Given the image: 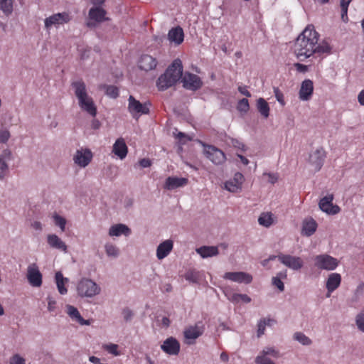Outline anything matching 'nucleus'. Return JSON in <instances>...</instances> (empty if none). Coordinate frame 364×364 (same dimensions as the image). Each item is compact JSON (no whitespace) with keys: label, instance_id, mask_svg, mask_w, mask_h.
I'll use <instances>...</instances> for the list:
<instances>
[{"label":"nucleus","instance_id":"nucleus-10","mask_svg":"<svg viewBox=\"0 0 364 364\" xmlns=\"http://www.w3.org/2000/svg\"><path fill=\"white\" fill-rule=\"evenodd\" d=\"M278 260L287 267L295 271L299 270L304 265L301 257L283 253L278 255Z\"/></svg>","mask_w":364,"mask_h":364},{"label":"nucleus","instance_id":"nucleus-48","mask_svg":"<svg viewBox=\"0 0 364 364\" xmlns=\"http://www.w3.org/2000/svg\"><path fill=\"white\" fill-rule=\"evenodd\" d=\"M9 364H26L25 359L20 355L15 354L11 358Z\"/></svg>","mask_w":364,"mask_h":364},{"label":"nucleus","instance_id":"nucleus-33","mask_svg":"<svg viewBox=\"0 0 364 364\" xmlns=\"http://www.w3.org/2000/svg\"><path fill=\"white\" fill-rule=\"evenodd\" d=\"M14 0H0V9L6 16H10L14 10Z\"/></svg>","mask_w":364,"mask_h":364},{"label":"nucleus","instance_id":"nucleus-19","mask_svg":"<svg viewBox=\"0 0 364 364\" xmlns=\"http://www.w3.org/2000/svg\"><path fill=\"white\" fill-rule=\"evenodd\" d=\"M161 348L168 355H178L180 351V343L173 337H170L164 341Z\"/></svg>","mask_w":364,"mask_h":364},{"label":"nucleus","instance_id":"nucleus-32","mask_svg":"<svg viewBox=\"0 0 364 364\" xmlns=\"http://www.w3.org/2000/svg\"><path fill=\"white\" fill-rule=\"evenodd\" d=\"M317 223L314 219L304 221L302 228L303 234L306 236H311L316 230Z\"/></svg>","mask_w":364,"mask_h":364},{"label":"nucleus","instance_id":"nucleus-20","mask_svg":"<svg viewBox=\"0 0 364 364\" xmlns=\"http://www.w3.org/2000/svg\"><path fill=\"white\" fill-rule=\"evenodd\" d=\"M188 181V180L186 178L169 176L166 179L164 187L167 190H173L186 186Z\"/></svg>","mask_w":364,"mask_h":364},{"label":"nucleus","instance_id":"nucleus-44","mask_svg":"<svg viewBox=\"0 0 364 364\" xmlns=\"http://www.w3.org/2000/svg\"><path fill=\"white\" fill-rule=\"evenodd\" d=\"M256 364H275L268 356L259 353L255 360Z\"/></svg>","mask_w":364,"mask_h":364},{"label":"nucleus","instance_id":"nucleus-55","mask_svg":"<svg viewBox=\"0 0 364 364\" xmlns=\"http://www.w3.org/2000/svg\"><path fill=\"white\" fill-rule=\"evenodd\" d=\"M294 67L296 68V70L299 73H304L308 71V66L304 64L296 63H294Z\"/></svg>","mask_w":364,"mask_h":364},{"label":"nucleus","instance_id":"nucleus-24","mask_svg":"<svg viewBox=\"0 0 364 364\" xmlns=\"http://www.w3.org/2000/svg\"><path fill=\"white\" fill-rule=\"evenodd\" d=\"M184 33L180 26L171 28L168 33V38L170 41L180 45L183 41Z\"/></svg>","mask_w":364,"mask_h":364},{"label":"nucleus","instance_id":"nucleus-5","mask_svg":"<svg viewBox=\"0 0 364 364\" xmlns=\"http://www.w3.org/2000/svg\"><path fill=\"white\" fill-rule=\"evenodd\" d=\"M128 102V110L134 118L137 119L141 114L149 113V107L151 106L149 102L141 103L132 95L129 97Z\"/></svg>","mask_w":364,"mask_h":364},{"label":"nucleus","instance_id":"nucleus-21","mask_svg":"<svg viewBox=\"0 0 364 364\" xmlns=\"http://www.w3.org/2000/svg\"><path fill=\"white\" fill-rule=\"evenodd\" d=\"M173 242L171 240H166L159 245L156 249V257L159 259L165 258L172 250Z\"/></svg>","mask_w":364,"mask_h":364},{"label":"nucleus","instance_id":"nucleus-1","mask_svg":"<svg viewBox=\"0 0 364 364\" xmlns=\"http://www.w3.org/2000/svg\"><path fill=\"white\" fill-rule=\"evenodd\" d=\"M184 88L196 91L199 90L203 82L199 76L191 73H185L183 76V65L180 59L177 58L166 68L165 73L159 76L156 85L159 90L164 91L174 85L180 79Z\"/></svg>","mask_w":364,"mask_h":364},{"label":"nucleus","instance_id":"nucleus-4","mask_svg":"<svg viewBox=\"0 0 364 364\" xmlns=\"http://www.w3.org/2000/svg\"><path fill=\"white\" fill-rule=\"evenodd\" d=\"M100 291V287L90 279L83 278L77 285V294L81 297L92 298L99 294Z\"/></svg>","mask_w":364,"mask_h":364},{"label":"nucleus","instance_id":"nucleus-36","mask_svg":"<svg viewBox=\"0 0 364 364\" xmlns=\"http://www.w3.org/2000/svg\"><path fill=\"white\" fill-rule=\"evenodd\" d=\"M274 321L271 318H262L261 319L257 324V337L259 338L264 333L266 326H270L272 322Z\"/></svg>","mask_w":364,"mask_h":364},{"label":"nucleus","instance_id":"nucleus-46","mask_svg":"<svg viewBox=\"0 0 364 364\" xmlns=\"http://www.w3.org/2000/svg\"><path fill=\"white\" fill-rule=\"evenodd\" d=\"M274 94L277 99V100L279 102V104L282 106L285 105V101L284 98L283 93L280 91L278 87H274Z\"/></svg>","mask_w":364,"mask_h":364},{"label":"nucleus","instance_id":"nucleus-53","mask_svg":"<svg viewBox=\"0 0 364 364\" xmlns=\"http://www.w3.org/2000/svg\"><path fill=\"white\" fill-rule=\"evenodd\" d=\"M341 9V19L343 22L346 23L348 21V6L340 5Z\"/></svg>","mask_w":364,"mask_h":364},{"label":"nucleus","instance_id":"nucleus-30","mask_svg":"<svg viewBox=\"0 0 364 364\" xmlns=\"http://www.w3.org/2000/svg\"><path fill=\"white\" fill-rule=\"evenodd\" d=\"M55 279L59 293L62 295L67 294L68 289L65 284L68 282V279L64 277L61 272H57L55 275Z\"/></svg>","mask_w":364,"mask_h":364},{"label":"nucleus","instance_id":"nucleus-61","mask_svg":"<svg viewBox=\"0 0 364 364\" xmlns=\"http://www.w3.org/2000/svg\"><path fill=\"white\" fill-rule=\"evenodd\" d=\"M238 91L243 95L250 97H251V93L247 90L246 87H241L240 86L238 87Z\"/></svg>","mask_w":364,"mask_h":364},{"label":"nucleus","instance_id":"nucleus-40","mask_svg":"<svg viewBox=\"0 0 364 364\" xmlns=\"http://www.w3.org/2000/svg\"><path fill=\"white\" fill-rule=\"evenodd\" d=\"M355 324L358 329L364 333V310H362L356 315Z\"/></svg>","mask_w":364,"mask_h":364},{"label":"nucleus","instance_id":"nucleus-17","mask_svg":"<svg viewBox=\"0 0 364 364\" xmlns=\"http://www.w3.org/2000/svg\"><path fill=\"white\" fill-rule=\"evenodd\" d=\"M314 92V83L311 80L306 79L301 84L299 91V97L302 101H308L311 99Z\"/></svg>","mask_w":364,"mask_h":364},{"label":"nucleus","instance_id":"nucleus-3","mask_svg":"<svg viewBox=\"0 0 364 364\" xmlns=\"http://www.w3.org/2000/svg\"><path fill=\"white\" fill-rule=\"evenodd\" d=\"M71 86L75 90V95L78 100V104L81 109L87 112L92 117L97 114V108L94 101L86 90V85L82 80L72 82Z\"/></svg>","mask_w":364,"mask_h":364},{"label":"nucleus","instance_id":"nucleus-52","mask_svg":"<svg viewBox=\"0 0 364 364\" xmlns=\"http://www.w3.org/2000/svg\"><path fill=\"white\" fill-rule=\"evenodd\" d=\"M118 346L116 344H110L106 346V350L109 353L114 355H118L119 354L117 350Z\"/></svg>","mask_w":364,"mask_h":364},{"label":"nucleus","instance_id":"nucleus-59","mask_svg":"<svg viewBox=\"0 0 364 364\" xmlns=\"http://www.w3.org/2000/svg\"><path fill=\"white\" fill-rule=\"evenodd\" d=\"M240 294H232L230 296L228 297V299L235 304H237L240 302Z\"/></svg>","mask_w":364,"mask_h":364},{"label":"nucleus","instance_id":"nucleus-15","mask_svg":"<svg viewBox=\"0 0 364 364\" xmlns=\"http://www.w3.org/2000/svg\"><path fill=\"white\" fill-rule=\"evenodd\" d=\"M243 181V175L240 172H237L235 173L232 179L225 183V188L230 192L237 193L242 190V184Z\"/></svg>","mask_w":364,"mask_h":364},{"label":"nucleus","instance_id":"nucleus-34","mask_svg":"<svg viewBox=\"0 0 364 364\" xmlns=\"http://www.w3.org/2000/svg\"><path fill=\"white\" fill-rule=\"evenodd\" d=\"M184 278L190 282L197 284L199 282L200 274V272L196 269H188L185 273Z\"/></svg>","mask_w":364,"mask_h":364},{"label":"nucleus","instance_id":"nucleus-56","mask_svg":"<svg viewBox=\"0 0 364 364\" xmlns=\"http://www.w3.org/2000/svg\"><path fill=\"white\" fill-rule=\"evenodd\" d=\"M230 141H231L232 145L234 147L244 150L245 145L242 142H240L239 140H237L236 139L231 138Z\"/></svg>","mask_w":364,"mask_h":364},{"label":"nucleus","instance_id":"nucleus-64","mask_svg":"<svg viewBox=\"0 0 364 364\" xmlns=\"http://www.w3.org/2000/svg\"><path fill=\"white\" fill-rule=\"evenodd\" d=\"M358 100L360 105L364 106V90L358 94Z\"/></svg>","mask_w":364,"mask_h":364},{"label":"nucleus","instance_id":"nucleus-22","mask_svg":"<svg viewBox=\"0 0 364 364\" xmlns=\"http://www.w3.org/2000/svg\"><path fill=\"white\" fill-rule=\"evenodd\" d=\"M47 242L52 248L60 250L64 252H68V247L65 243L55 234H50L47 236Z\"/></svg>","mask_w":364,"mask_h":364},{"label":"nucleus","instance_id":"nucleus-57","mask_svg":"<svg viewBox=\"0 0 364 364\" xmlns=\"http://www.w3.org/2000/svg\"><path fill=\"white\" fill-rule=\"evenodd\" d=\"M48 309L49 311H53L55 308V301L50 296H48Z\"/></svg>","mask_w":364,"mask_h":364},{"label":"nucleus","instance_id":"nucleus-9","mask_svg":"<svg viewBox=\"0 0 364 364\" xmlns=\"http://www.w3.org/2000/svg\"><path fill=\"white\" fill-rule=\"evenodd\" d=\"M326 157V152L323 148L321 146L309 154V162L314 167V171L317 172L322 168Z\"/></svg>","mask_w":364,"mask_h":364},{"label":"nucleus","instance_id":"nucleus-27","mask_svg":"<svg viewBox=\"0 0 364 364\" xmlns=\"http://www.w3.org/2000/svg\"><path fill=\"white\" fill-rule=\"evenodd\" d=\"M113 152L121 159L127 154V146L123 139H118L113 145Z\"/></svg>","mask_w":364,"mask_h":364},{"label":"nucleus","instance_id":"nucleus-54","mask_svg":"<svg viewBox=\"0 0 364 364\" xmlns=\"http://www.w3.org/2000/svg\"><path fill=\"white\" fill-rule=\"evenodd\" d=\"M139 164L142 168L150 167L152 164L151 161L149 159L144 158L139 161Z\"/></svg>","mask_w":364,"mask_h":364},{"label":"nucleus","instance_id":"nucleus-11","mask_svg":"<svg viewBox=\"0 0 364 364\" xmlns=\"http://www.w3.org/2000/svg\"><path fill=\"white\" fill-rule=\"evenodd\" d=\"M333 194H329L322 198L318 203L319 208L328 215H336L341 210V208L338 205H333Z\"/></svg>","mask_w":364,"mask_h":364},{"label":"nucleus","instance_id":"nucleus-49","mask_svg":"<svg viewBox=\"0 0 364 364\" xmlns=\"http://www.w3.org/2000/svg\"><path fill=\"white\" fill-rule=\"evenodd\" d=\"M122 315L125 321H130L134 316L133 311L129 308H125L122 310Z\"/></svg>","mask_w":364,"mask_h":364},{"label":"nucleus","instance_id":"nucleus-16","mask_svg":"<svg viewBox=\"0 0 364 364\" xmlns=\"http://www.w3.org/2000/svg\"><path fill=\"white\" fill-rule=\"evenodd\" d=\"M223 278L238 283L250 284L252 281L251 274L244 272H226Z\"/></svg>","mask_w":364,"mask_h":364},{"label":"nucleus","instance_id":"nucleus-60","mask_svg":"<svg viewBox=\"0 0 364 364\" xmlns=\"http://www.w3.org/2000/svg\"><path fill=\"white\" fill-rule=\"evenodd\" d=\"M363 293H364V282H362L357 287L355 294L356 296H358L363 295Z\"/></svg>","mask_w":364,"mask_h":364},{"label":"nucleus","instance_id":"nucleus-18","mask_svg":"<svg viewBox=\"0 0 364 364\" xmlns=\"http://www.w3.org/2000/svg\"><path fill=\"white\" fill-rule=\"evenodd\" d=\"M157 64V60L153 56L147 54L142 55L138 61V66L139 69L146 72L154 70Z\"/></svg>","mask_w":364,"mask_h":364},{"label":"nucleus","instance_id":"nucleus-31","mask_svg":"<svg viewBox=\"0 0 364 364\" xmlns=\"http://www.w3.org/2000/svg\"><path fill=\"white\" fill-rule=\"evenodd\" d=\"M256 107L257 111L264 118L267 119L269 117L270 108L269 104L264 98L259 97L257 100Z\"/></svg>","mask_w":364,"mask_h":364},{"label":"nucleus","instance_id":"nucleus-63","mask_svg":"<svg viewBox=\"0 0 364 364\" xmlns=\"http://www.w3.org/2000/svg\"><path fill=\"white\" fill-rule=\"evenodd\" d=\"M100 126H101V123L100 122V121L98 119H94L92 121L91 127L93 129H100Z\"/></svg>","mask_w":364,"mask_h":364},{"label":"nucleus","instance_id":"nucleus-28","mask_svg":"<svg viewBox=\"0 0 364 364\" xmlns=\"http://www.w3.org/2000/svg\"><path fill=\"white\" fill-rule=\"evenodd\" d=\"M131 233V230L124 224H117L111 226L109 230V235L110 236H119L124 235L126 236Z\"/></svg>","mask_w":364,"mask_h":364},{"label":"nucleus","instance_id":"nucleus-13","mask_svg":"<svg viewBox=\"0 0 364 364\" xmlns=\"http://www.w3.org/2000/svg\"><path fill=\"white\" fill-rule=\"evenodd\" d=\"M27 279L32 287H39L41 286L42 274L35 264L28 266L27 269Z\"/></svg>","mask_w":364,"mask_h":364},{"label":"nucleus","instance_id":"nucleus-6","mask_svg":"<svg viewBox=\"0 0 364 364\" xmlns=\"http://www.w3.org/2000/svg\"><path fill=\"white\" fill-rule=\"evenodd\" d=\"M201 144L204 147L205 155L214 164L220 165L225 161V154L222 150L213 145L205 144L203 142H201Z\"/></svg>","mask_w":364,"mask_h":364},{"label":"nucleus","instance_id":"nucleus-39","mask_svg":"<svg viewBox=\"0 0 364 364\" xmlns=\"http://www.w3.org/2000/svg\"><path fill=\"white\" fill-rule=\"evenodd\" d=\"M331 48L327 43L323 42L321 44H316L314 46V53L322 54V53H329L331 52Z\"/></svg>","mask_w":364,"mask_h":364},{"label":"nucleus","instance_id":"nucleus-8","mask_svg":"<svg viewBox=\"0 0 364 364\" xmlns=\"http://www.w3.org/2000/svg\"><path fill=\"white\" fill-rule=\"evenodd\" d=\"M314 262L315 266L318 269L328 271L335 269L338 264L337 259L328 255H317L314 258Z\"/></svg>","mask_w":364,"mask_h":364},{"label":"nucleus","instance_id":"nucleus-43","mask_svg":"<svg viewBox=\"0 0 364 364\" xmlns=\"http://www.w3.org/2000/svg\"><path fill=\"white\" fill-rule=\"evenodd\" d=\"M106 94L112 98H117L119 96V89L114 85H105Z\"/></svg>","mask_w":364,"mask_h":364},{"label":"nucleus","instance_id":"nucleus-58","mask_svg":"<svg viewBox=\"0 0 364 364\" xmlns=\"http://www.w3.org/2000/svg\"><path fill=\"white\" fill-rule=\"evenodd\" d=\"M264 175H267L269 178V182L274 184L278 180V175L277 173H264Z\"/></svg>","mask_w":364,"mask_h":364},{"label":"nucleus","instance_id":"nucleus-23","mask_svg":"<svg viewBox=\"0 0 364 364\" xmlns=\"http://www.w3.org/2000/svg\"><path fill=\"white\" fill-rule=\"evenodd\" d=\"M66 309H67V314L73 320L78 322L80 325H86V326L90 325V323H91L90 321L84 319L81 316V315L77 308H75V306H73L72 305L68 304L66 306Z\"/></svg>","mask_w":364,"mask_h":364},{"label":"nucleus","instance_id":"nucleus-12","mask_svg":"<svg viewBox=\"0 0 364 364\" xmlns=\"http://www.w3.org/2000/svg\"><path fill=\"white\" fill-rule=\"evenodd\" d=\"M92 159V151L89 149H80L76 151L73 160L80 167L87 166Z\"/></svg>","mask_w":364,"mask_h":364},{"label":"nucleus","instance_id":"nucleus-37","mask_svg":"<svg viewBox=\"0 0 364 364\" xmlns=\"http://www.w3.org/2000/svg\"><path fill=\"white\" fill-rule=\"evenodd\" d=\"M258 223L259 225L264 226L266 228L269 227L273 223L272 215L268 213H262L258 218Z\"/></svg>","mask_w":364,"mask_h":364},{"label":"nucleus","instance_id":"nucleus-7","mask_svg":"<svg viewBox=\"0 0 364 364\" xmlns=\"http://www.w3.org/2000/svg\"><path fill=\"white\" fill-rule=\"evenodd\" d=\"M204 330L205 326L202 321H198L195 325L187 327L183 331L186 343L188 345L193 344L195 340L203 333Z\"/></svg>","mask_w":364,"mask_h":364},{"label":"nucleus","instance_id":"nucleus-25","mask_svg":"<svg viewBox=\"0 0 364 364\" xmlns=\"http://www.w3.org/2000/svg\"><path fill=\"white\" fill-rule=\"evenodd\" d=\"M106 11L100 7H92L89 11V17L91 20H94L96 22H102L107 20L105 17Z\"/></svg>","mask_w":364,"mask_h":364},{"label":"nucleus","instance_id":"nucleus-45","mask_svg":"<svg viewBox=\"0 0 364 364\" xmlns=\"http://www.w3.org/2000/svg\"><path fill=\"white\" fill-rule=\"evenodd\" d=\"M11 136L10 132L6 129H0V143H6Z\"/></svg>","mask_w":364,"mask_h":364},{"label":"nucleus","instance_id":"nucleus-62","mask_svg":"<svg viewBox=\"0 0 364 364\" xmlns=\"http://www.w3.org/2000/svg\"><path fill=\"white\" fill-rule=\"evenodd\" d=\"M274 277L277 278V279H286L287 277V270H284V271L278 272Z\"/></svg>","mask_w":364,"mask_h":364},{"label":"nucleus","instance_id":"nucleus-51","mask_svg":"<svg viewBox=\"0 0 364 364\" xmlns=\"http://www.w3.org/2000/svg\"><path fill=\"white\" fill-rule=\"evenodd\" d=\"M11 159V151L6 149L3 150L2 153L0 155V161H6V160H10Z\"/></svg>","mask_w":364,"mask_h":364},{"label":"nucleus","instance_id":"nucleus-14","mask_svg":"<svg viewBox=\"0 0 364 364\" xmlns=\"http://www.w3.org/2000/svg\"><path fill=\"white\" fill-rule=\"evenodd\" d=\"M70 21V17L68 13H58L45 19V27L46 29H49L52 26L63 24Z\"/></svg>","mask_w":364,"mask_h":364},{"label":"nucleus","instance_id":"nucleus-29","mask_svg":"<svg viewBox=\"0 0 364 364\" xmlns=\"http://www.w3.org/2000/svg\"><path fill=\"white\" fill-rule=\"evenodd\" d=\"M196 252L203 258H207L218 255L219 250L216 246H202L196 249Z\"/></svg>","mask_w":364,"mask_h":364},{"label":"nucleus","instance_id":"nucleus-2","mask_svg":"<svg viewBox=\"0 0 364 364\" xmlns=\"http://www.w3.org/2000/svg\"><path fill=\"white\" fill-rule=\"evenodd\" d=\"M318 33L313 25H308L298 36L294 43V52L299 58L306 59L314 54V46L318 43Z\"/></svg>","mask_w":364,"mask_h":364},{"label":"nucleus","instance_id":"nucleus-47","mask_svg":"<svg viewBox=\"0 0 364 364\" xmlns=\"http://www.w3.org/2000/svg\"><path fill=\"white\" fill-rule=\"evenodd\" d=\"M260 354L266 356L272 355L275 358L279 357V353L273 348H265L260 352Z\"/></svg>","mask_w":364,"mask_h":364},{"label":"nucleus","instance_id":"nucleus-41","mask_svg":"<svg viewBox=\"0 0 364 364\" xmlns=\"http://www.w3.org/2000/svg\"><path fill=\"white\" fill-rule=\"evenodd\" d=\"M237 109L239 112L247 113L250 109L248 100L246 98H242L238 102Z\"/></svg>","mask_w":364,"mask_h":364},{"label":"nucleus","instance_id":"nucleus-38","mask_svg":"<svg viewBox=\"0 0 364 364\" xmlns=\"http://www.w3.org/2000/svg\"><path fill=\"white\" fill-rule=\"evenodd\" d=\"M293 337L294 340L304 346H310L312 343V341L301 332H296Z\"/></svg>","mask_w":364,"mask_h":364},{"label":"nucleus","instance_id":"nucleus-42","mask_svg":"<svg viewBox=\"0 0 364 364\" xmlns=\"http://www.w3.org/2000/svg\"><path fill=\"white\" fill-rule=\"evenodd\" d=\"M53 220L55 225L58 226L62 231L65 230V225H66V220L63 217L55 214L53 216Z\"/></svg>","mask_w":364,"mask_h":364},{"label":"nucleus","instance_id":"nucleus-26","mask_svg":"<svg viewBox=\"0 0 364 364\" xmlns=\"http://www.w3.org/2000/svg\"><path fill=\"white\" fill-rule=\"evenodd\" d=\"M341 277L338 273H332L328 276L326 281V289L329 293L335 291L340 285Z\"/></svg>","mask_w":364,"mask_h":364},{"label":"nucleus","instance_id":"nucleus-50","mask_svg":"<svg viewBox=\"0 0 364 364\" xmlns=\"http://www.w3.org/2000/svg\"><path fill=\"white\" fill-rule=\"evenodd\" d=\"M272 284L275 286L280 291H284V284L282 279L272 277Z\"/></svg>","mask_w":364,"mask_h":364},{"label":"nucleus","instance_id":"nucleus-35","mask_svg":"<svg viewBox=\"0 0 364 364\" xmlns=\"http://www.w3.org/2000/svg\"><path fill=\"white\" fill-rule=\"evenodd\" d=\"M105 250L107 255L109 257L117 258L119 255V248L112 243L105 244Z\"/></svg>","mask_w":364,"mask_h":364}]
</instances>
